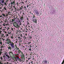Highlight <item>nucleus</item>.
<instances>
[{
    "instance_id": "7",
    "label": "nucleus",
    "mask_w": 64,
    "mask_h": 64,
    "mask_svg": "<svg viewBox=\"0 0 64 64\" xmlns=\"http://www.w3.org/2000/svg\"><path fill=\"white\" fill-rule=\"evenodd\" d=\"M0 59L1 61H2V62L4 61V60H3V58L2 57V56L0 57Z\"/></svg>"
},
{
    "instance_id": "46",
    "label": "nucleus",
    "mask_w": 64,
    "mask_h": 64,
    "mask_svg": "<svg viewBox=\"0 0 64 64\" xmlns=\"http://www.w3.org/2000/svg\"><path fill=\"white\" fill-rule=\"evenodd\" d=\"M22 4H24V2H22Z\"/></svg>"
},
{
    "instance_id": "50",
    "label": "nucleus",
    "mask_w": 64,
    "mask_h": 64,
    "mask_svg": "<svg viewBox=\"0 0 64 64\" xmlns=\"http://www.w3.org/2000/svg\"><path fill=\"white\" fill-rule=\"evenodd\" d=\"M2 29V28H0V29Z\"/></svg>"
},
{
    "instance_id": "60",
    "label": "nucleus",
    "mask_w": 64,
    "mask_h": 64,
    "mask_svg": "<svg viewBox=\"0 0 64 64\" xmlns=\"http://www.w3.org/2000/svg\"><path fill=\"white\" fill-rule=\"evenodd\" d=\"M23 14H24V13H23Z\"/></svg>"
},
{
    "instance_id": "62",
    "label": "nucleus",
    "mask_w": 64,
    "mask_h": 64,
    "mask_svg": "<svg viewBox=\"0 0 64 64\" xmlns=\"http://www.w3.org/2000/svg\"><path fill=\"white\" fill-rule=\"evenodd\" d=\"M18 53H19V54L20 53H19V52H18Z\"/></svg>"
},
{
    "instance_id": "38",
    "label": "nucleus",
    "mask_w": 64,
    "mask_h": 64,
    "mask_svg": "<svg viewBox=\"0 0 64 64\" xmlns=\"http://www.w3.org/2000/svg\"><path fill=\"white\" fill-rule=\"evenodd\" d=\"M14 27H16V26H15V25H14Z\"/></svg>"
},
{
    "instance_id": "64",
    "label": "nucleus",
    "mask_w": 64,
    "mask_h": 64,
    "mask_svg": "<svg viewBox=\"0 0 64 64\" xmlns=\"http://www.w3.org/2000/svg\"><path fill=\"white\" fill-rule=\"evenodd\" d=\"M29 64H30V63H29Z\"/></svg>"
},
{
    "instance_id": "22",
    "label": "nucleus",
    "mask_w": 64,
    "mask_h": 64,
    "mask_svg": "<svg viewBox=\"0 0 64 64\" xmlns=\"http://www.w3.org/2000/svg\"><path fill=\"white\" fill-rule=\"evenodd\" d=\"M10 54H13V53L11 52H10Z\"/></svg>"
},
{
    "instance_id": "17",
    "label": "nucleus",
    "mask_w": 64,
    "mask_h": 64,
    "mask_svg": "<svg viewBox=\"0 0 64 64\" xmlns=\"http://www.w3.org/2000/svg\"><path fill=\"white\" fill-rule=\"evenodd\" d=\"M8 49H12V48L11 47H8Z\"/></svg>"
},
{
    "instance_id": "61",
    "label": "nucleus",
    "mask_w": 64,
    "mask_h": 64,
    "mask_svg": "<svg viewBox=\"0 0 64 64\" xmlns=\"http://www.w3.org/2000/svg\"><path fill=\"white\" fill-rule=\"evenodd\" d=\"M27 61H28V60H27Z\"/></svg>"
},
{
    "instance_id": "28",
    "label": "nucleus",
    "mask_w": 64,
    "mask_h": 64,
    "mask_svg": "<svg viewBox=\"0 0 64 64\" xmlns=\"http://www.w3.org/2000/svg\"><path fill=\"white\" fill-rule=\"evenodd\" d=\"M16 55H19V54H16Z\"/></svg>"
},
{
    "instance_id": "30",
    "label": "nucleus",
    "mask_w": 64,
    "mask_h": 64,
    "mask_svg": "<svg viewBox=\"0 0 64 64\" xmlns=\"http://www.w3.org/2000/svg\"><path fill=\"white\" fill-rule=\"evenodd\" d=\"M2 42H0V44H2Z\"/></svg>"
},
{
    "instance_id": "54",
    "label": "nucleus",
    "mask_w": 64,
    "mask_h": 64,
    "mask_svg": "<svg viewBox=\"0 0 64 64\" xmlns=\"http://www.w3.org/2000/svg\"><path fill=\"white\" fill-rule=\"evenodd\" d=\"M16 19V18H14V20H15Z\"/></svg>"
},
{
    "instance_id": "53",
    "label": "nucleus",
    "mask_w": 64,
    "mask_h": 64,
    "mask_svg": "<svg viewBox=\"0 0 64 64\" xmlns=\"http://www.w3.org/2000/svg\"><path fill=\"white\" fill-rule=\"evenodd\" d=\"M0 4H1V2H0Z\"/></svg>"
},
{
    "instance_id": "52",
    "label": "nucleus",
    "mask_w": 64,
    "mask_h": 64,
    "mask_svg": "<svg viewBox=\"0 0 64 64\" xmlns=\"http://www.w3.org/2000/svg\"><path fill=\"white\" fill-rule=\"evenodd\" d=\"M2 17V16H0V17Z\"/></svg>"
},
{
    "instance_id": "40",
    "label": "nucleus",
    "mask_w": 64,
    "mask_h": 64,
    "mask_svg": "<svg viewBox=\"0 0 64 64\" xmlns=\"http://www.w3.org/2000/svg\"><path fill=\"white\" fill-rule=\"evenodd\" d=\"M0 9H2V8H1V7L0 8Z\"/></svg>"
},
{
    "instance_id": "9",
    "label": "nucleus",
    "mask_w": 64,
    "mask_h": 64,
    "mask_svg": "<svg viewBox=\"0 0 64 64\" xmlns=\"http://www.w3.org/2000/svg\"><path fill=\"white\" fill-rule=\"evenodd\" d=\"M8 53L7 52H5L4 53V56H8Z\"/></svg>"
},
{
    "instance_id": "21",
    "label": "nucleus",
    "mask_w": 64,
    "mask_h": 64,
    "mask_svg": "<svg viewBox=\"0 0 64 64\" xmlns=\"http://www.w3.org/2000/svg\"><path fill=\"white\" fill-rule=\"evenodd\" d=\"M20 37L22 38V37H23V36H22V34H20Z\"/></svg>"
},
{
    "instance_id": "18",
    "label": "nucleus",
    "mask_w": 64,
    "mask_h": 64,
    "mask_svg": "<svg viewBox=\"0 0 64 64\" xmlns=\"http://www.w3.org/2000/svg\"><path fill=\"white\" fill-rule=\"evenodd\" d=\"M44 63H47V61L46 60H45L44 61Z\"/></svg>"
},
{
    "instance_id": "47",
    "label": "nucleus",
    "mask_w": 64,
    "mask_h": 64,
    "mask_svg": "<svg viewBox=\"0 0 64 64\" xmlns=\"http://www.w3.org/2000/svg\"><path fill=\"white\" fill-rule=\"evenodd\" d=\"M9 28H8V29H7V30H8V29H9Z\"/></svg>"
},
{
    "instance_id": "37",
    "label": "nucleus",
    "mask_w": 64,
    "mask_h": 64,
    "mask_svg": "<svg viewBox=\"0 0 64 64\" xmlns=\"http://www.w3.org/2000/svg\"><path fill=\"white\" fill-rule=\"evenodd\" d=\"M11 38L12 39V38H13V37H12V36H11Z\"/></svg>"
},
{
    "instance_id": "49",
    "label": "nucleus",
    "mask_w": 64,
    "mask_h": 64,
    "mask_svg": "<svg viewBox=\"0 0 64 64\" xmlns=\"http://www.w3.org/2000/svg\"><path fill=\"white\" fill-rule=\"evenodd\" d=\"M30 38L31 39V37H30Z\"/></svg>"
},
{
    "instance_id": "57",
    "label": "nucleus",
    "mask_w": 64,
    "mask_h": 64,
    "mask_svg": "<svg viewBox=\"0 0 64 64\" xmlns=\"http://www.w3.org/2000/svg\"><path fill=\"white\" fill-rule=\"evenodd\" d=\"M24 8H26V6L24 7Z\"/></svg>"
},
{
    "instance_id": "41",
    "label": "nucleus",
    "mask_w": 64,
    "mask_h": 64,
    "mask_svg": "<svg viewBox=\"0 0 64 64\" xmlns=\"http://www.w3.org/2000/svg\"><path fill=\"white\" fill-rule=\"evenodd\" d=\"M6 64H8V62H7L6 63Z\"/></svg>"
},
{
    "instance_id": "24",
    "label": "nucleus",
    "mask_w": 64,
    "mask_h": 64,
    "mask_svg": "<svg viewBox=\"0 0 64 64\" xmlns=\"http://www.w3.org/2000/svg\"><path fill=\"white\" fill-rule=\"evenodd\" d=\"M3 9H4V10H6V8H3Z\"/></svg>"
},
{
    "instance_id": "51",
    "label": "nucleus",
    "mask_w": 64,
    "mask_h": 64,
    "mask_svg": "<svg viewBox=\"0 0 64 64\" xmlns=\"http://www.w3.org/2000/svg\"><path fill=\"white\" fill-rule=\"evenodd\" d=\"M14 8L15 9V10H16V8Z\"/></svg>"
},
{
    "instance_id": "58",
    "label": "nucleus",
    "mask_w": 64,
    "mask_h": 64,
    "mask_svg": "<svg viewBox=\"0 0 64 64\" xmlns=\"http://www.w3.org/2000/svg\"><path fill=\"white\" fill-rule=\"evenodd\" d=\"M28 26L29 27H30V26Z\"/></svg>"
},
{
    "instance_id": "27",
    "label": "nucleus",
    "mask_w": 64,
    "mask_h": 64,
    "mask_svg": "<svg viewBox=\"0 0 64 64\" xmlns=\"http://www.w3.org/2000/svg\"><path fill=\"white\" fill-rule=\"evenodd\" d=\"M26 19H27V20H29V18H27Z\"/></svg>"
},
{
    "instance_id": "33",
    "label": "nucleus",
    "mask_w": 64,
    "mask_h": 64,
    "mask_svg": "<svg viewBox=\"0 0 64 64\" xmlns=\"http://www.w3.org/2000/svg\"><path fill=\"white\" fill-rule=\"evenodd\" d=\"M27 23H28V25H29V23H28V22H27Z\"/></svg>"
},
{
    "instance_id": "13",
    "label": "nucleus",
    "mask_w": 64,
    "mask_h": 64,
    "mask_svg": "<svg viewBox=\"0 0 64 64\" xmlns=\"http://www.w3.org/2000/svg\"><path fill=\"white\" fill-rule=\"evenodd\" d=\"M36 14H39V13L37 11H36Z\"/></svg>"
},
{
    "instance_id": "6",
    "label": "nucleus",
    "mask_w": 64,
    "mask_h": 64,
    "mask_svg": "<svg viewBox=\"0 0 64 64\" xmlns=\"http://www.w3.org/2000/svg\"><path fill=\"white\" fill-rule=\"evenodd\" d=\"M17 59L18 60V61L20 62H22V60H21V59L19 58V57H18L17 58Z\"/></svg>"
},
{
    "instance_id": "55",
    "label": "nucleus",
    "mask_w": 64,
    "mask_h": 64,
    "mask_svg": "<svg viewBox=\"0 0 64 64\" xmlns=\"http://www.w3.org/2000/svg\"><path fill=\"white\" fill-rule=\"evenodd\" d=\"M5 33H6V32H5Z\"/></svg>"
},
{
    "instance_id": "31",
    "label": "nucleus",
    "mask_w": 64,
    "mask_h": 64,
    "mask_svg": "<svg viewBox=\"0 0 64 64\" xmlns=\"http://www.w3.org/2000/svg\"><path fill=\"white\" fill-rule=\"evenodd\" d=\"M3 26H5V24H3Z\"/></svg>"
},
{
    "instance_id": "23",
    "label": "nucleus",
    "mask_w": 64,
    "mask_h": 64,
    "mask_svg": "<svg viewBox=\"0 0 64 64\" xmlns=\"http://www.w3.org/2000/svg\"><path fill=\"white\" fill-rule=\"evenodd\" d=\"M28 50L29 51H31V48H28Z\"/></svg>"
},
{
    "instance_id": "12",
    "label": "nucleus",
    "mask_w": 64,
    "mask_h": 64,
    "mask_svg": "<svg viewBox=\"0 0 64 64\" xmlns=\"http://www.w3.org/2000/svg\"><path fill=\"white\" fill-rule=\"evenodd\" d=\"M0 39L2 40H3V41H5V39L2 38V37L1 38H0Z\"/></svg>"
},
{
    "instance_id": "25",
    "label": "nucleus",
    "mask_w": 64,
    "mask_h": 64,
    "mask_svg": "<svg viewBox=\"0 0 64 64\" xmlns=\"http://www.w3.org/2000/svg\"><path fill=\"white\" fill-rule=\"evenodd\" d=\"M6 36H9V34H6Z\"/></svg>"
},
{
    "instance_id": "8",
    "label": "nucleus",
    "mask_w": 64,
    "mask_h": 64,
    "mask_svg": "<svg viewBox=\"0 0 64 64\" xmlns=\"http://www.w3.org/2000/svg\"><path fill=\"white\" fill-rule=\"evenodd\" d=\"M10 4H11V5H14V4H15V2H11Z\"/></svg>"
},
{
    "instance_id": "2",
    "label": "nucleus",
    "mask_w": 64,
    "mask_h": 64,
    "mask_svg": "<svg viewBox=\"0 0 64 64\" xmlns=\"http://www.w3.org/2000/svg\"><path fill=\"white\" fill-rule=\"evenodd\" d=\"M6 41L7 42L8 44H9V43H11V41L10 40L8 39V38H7L6 40Z\"/></svg>"
},
{
    "instance_id": "29",
    "label": "nucleus",
    "mask_w": 64,
    "mask_h": 64,
    "mask_svg": "<svg viewBox=\"0 0 64 64\" xmlns=\"http://www.w3.org/2000/svg\"><path fill=\"white\" fill-rule=\"evenodd\" d=\"M6 2H8V0H6Z\"/></svg>"
},
{
    "instance_id": "15",
    "label": "nucleus",
    "mask_w": 64,
    "mask_h": 64,
    "mask_svg": "<svg viewBox=\"0 0 64 64\" xmlns=\"http://www.w3.org/2000/svg\"><path fill=\"white\" fill-rule=\"evenodd\" d=\"M19 27V25L17 24L16 26V28H18Z\"/></svg>"
},
{
    "instance_id": "5",
    "label": "nucleus",
    "mask_w": 64,
    "mask_h": 64,
    "mask_svg": "<svg viewBox=\"0 0 64 64\" xmlns=\"http://www.w3.org/2000/svg\"><path fill=\"white\" fill-rule=\"evenodd\" d=\"M32 21H33L36 24H37V20L36 19V18H34V19H32Z\"/></svg>"
},
{
    "instance_id": "26",
    "label": "nucleus",
    "mask_w": 64,
    "mask_h": 64,
    "mask_svg": "<svg viewBox=\"0 0 64 64\" xmlns=\"http://www.w3.org/2000/svg\"><path fill=\"white\" fill-rule=\"evenodd\" d=\"M2 57H3V58H5V56H2Z\"/></svg>"
},
{
    "instance_id": "44",
    "label": "nucleus",
    "mask_w": 64,
    "mask_h": 64,
    "mask_svg": "<svg viewBox=\"0 0 64 64\" xmlns=\"http://www.w3.org/2000/svg\"><path fill=\"white\" fill-rule=\"evenodd\" d=\"M2 61H1V60H0V63H1V62Z\"/></svg>"
},
{
    "instance_id": "39",
    "label": "nucleus",
    "mask_w": 64,
    "mask_h": 64,
    "mask_svg": "<svg viewBox=\"0 0 64 64\" xmlns=\"http://www.w3.org/2000/svg\"><path fill=\"white\" fill-rule=\"evenodd\" d=\"M20 9H21V10H22V8H21V7L20 8Z\"/></svg>"
},
{
    "instance_id": "36",
    "label": "nucleus",
    "mask_w": 64,
    "mask_h": 64,
    "mask_svg": "<svg viewBox=\"0 0 64 64\" xmlns=\"http://www.w3.org/2000/svg\"><path fill=\"white\" fill-rule=\"evenodd\" d=\"M31 63H32V64H33V62H31Z\"/></svg>"
},
{
    "instance_id": "14",
    "label": "nucleus",
    "mask_w": 64,
    "mask_h": 64,
    "mask_svg": "<svg viewBox=\"0 0 64 64\" xmlns=\"http://www.w3.org/2000/svg\"><path fill=\"white\" fill-rule=\"evenodd\" d=\"M35 18V16H34V15L32 17V19H34V18Z\"/></svg>"
},
{
    "instance_id": "63",
    "label": "nucleus",
    "mask_w": 64,
    "mask_h": 64,
    "mask_svg": "<svg viewBox=\"0 0 64 64\" xmlns=\"http://www.w3.org/2000/svg\"><path fill=\"white\" fill-rule=\"evenodd\" d=\"M31 17H32V16H31Z\"/></svg>"
},
{
    "instance_id": "35",
    "label": "nucleus",
    "mask_w": 64,
    "mask_h": 64,
    "mask_svg": "<svg viewBox=\"0 0 64 64\" xmlns=\"http://www.w3.org/2000/svg\"><path fill=\"white\" fill-rule=\"evenodd\" d=\"M8 34H9L10 35V34H11L10 33H9V32H8Z\"/></svg>"
},
{
    "instance_id": "59",
    "label": "nucleus",
    "mask_w": 64,
    "mask_h": 64,
    "mask_svg": "<svg viewBox=\"0 0 64 64\" xmlns=\"http://www.w3.org/2000/svg\"><path fill=\"white\" fill-rule=\"evenodd\" d=\"M2 5H3V4H2Z\"/></svg>"
},
{
    "instance_id": "42",
    "label": "nucleus",
    "mask_w": 64,
    "mask_h": 64,
    "mask_svg": "<svg viewBox=\"0 0 64 64\" xmlns=\"http://www.w3.org/2000/svg\"><path fill=\"white\" fill-rule=\"evenodd\" d=\"M1 55V52H0V55Z\"/></svg>"
},
{
    "instance_id": "20",
    "label": "nucleus",
    "mask_w": 64,
    "mask_h": 64,
    "mask_svg": "<svg viewBox=\"0 0 64 64\" xmlns=\"http://www.w3.org/2000/svg\"><path fill=\"white\" fill-rule=\"evenodd\" d=\"M2 15H3V16L4 17H5V15L4 14H2Z\"/></svg>"
},
{
    "instance_id": "11",
    "label": "nucleus",
    "mask_w": 64,
    "mask_h": 64,
    "mask_svg": "<svg viewBox=\"0 0 64 64\" xmlns=\"http://www.w3.org/2000/svg\"><path fill=\"white\" fill-rule=\"evenodd\" d=\"M22 58V60L24 62L25 61V57L23 58Z\"/></svg>"
},
{
    "instance_id": "3",
    "label": "nucleus",
    "mask_w": 64,
    "mask_h": 64,
    "mask_svg": "<svg viewBox=\"0 0 64 64\" xmlns=\"http://www.w3.org/2000/svg\"><path fill=\"white\" fill-rule=\"evenodd\" d=\"M10 45L12 49H14V43H12Z\"/></svg>"
},
{
    "instance_id": "48",
    "label": "nucleus",
    "mask_w": 64,
    "mask_h": 64,
    "mask_svg": "<svg viewBox=\"0 0 64 64\" xmlns=\"http://www.w3.org/2000/svg\"><path fill=\"white\" fill-rule=\"evenodd\" d=\"M2 10V11H4V9H3Z\"/></svg>"
},
{
    "instance_id": "34",
    "label": "nucleus",
    "mask_w": 64,
    "mask_h": 64,
    "mask_svg": "<svg viewBox=\"0 0 64 64\" xmlns=\"http://www.w3.org/2000/svg\"><path fill=\"white\" fill-rule=\"evenodd\" d=\"M18 39H20V37H18Z\"/></svg>"
},
{
    "instance_id": "1",
    "label": "nucleus",
    "mask_w": 64,
    "mask_h": 64,
    "mask_svg": "<svg viewBox=\"0 0 64 64\" xmlns=\"http://www.w3.org/2000/svg\"><path fill=\"white\" fill-rule=\"evenodd\" d=\"M18 52H20V53H21L22 54V55L21 56V57L22 58H24L25 57V56H24V54H23V52L20 50L19 49H18Z\"/></svg>"
},
{
    "instance_id": "56",
    "label": "nucleus",
    "mask_w": 64,
    "mask_h": 64,
    "mask_svg": "<svg viewBox=\"0 0 64 64\" xmlns=\"http://www.w3.org/2000/svg\"><path fill=\"white\" fill-rule=\"evenodd\" d=\"M4 28H6V27H4Z\"/></svg>"
},
{
    "instance_id": "10",
    "label": "nucleus",
    "mask_w": 64,
    "mask_h": 64,
    "mask_svg": "<svg viewBox=\"0 0 64 64\" xmlns=\"http://www.w3.org/2000/svg\"><path fill=\"white\" fill-rule=\"evenodd\" d=\"M1 36L2 37H4V38H5V36H4V34H1Z\"/></svg>"
},
{
    "instance_id": "32",
    "label": "nucleus",
    "mask_w": 64,
    "mask_h": 64,
    "mask_svg": "<svg viewBox=\"0 0 64 64\" xmlns=\"http://www.w3.org/2000/svg\"><path fill=\"white\" fill-rule=\"evenodd\" d=\"M0 11L1 12H2V10H0Z\"/></svg>"
},
{
    "instance_id": "45",
    "label": "nucleus",
    "mask_w": 64,
    "mask_h": 64,
    "mask_svg": "<svg viewBox=\"0 0 64 64\" xmlns=\"http://www.w3.org/2000/svg\"><path fill=\"white\" fill-rule=\"evenodd\" d=\"M0 64H2V63L1 62H0Z\"/></svg>"
},
{
    "instance_id": "16",
    "label": "nucleus",
    "mask_w": 64,
    "mask_h": 64,
    "mask_svg": "<svg viewBox=\"0 0 64 64\" xmlns=\"http://www.w3.org/2000/svg\"><path fill=\"white\" fill-rule=\"evenodd\" d=\"M6 56V59H9V57L8 56V55L7 56Z\"/></svg>"
},
{
    "instance_id": "4",
    "label": "nucleus",
    "mask_w": 64,
    "mask_h": 64,
    "mask_svg": "<svg viewBox=\"0 0 64 64\" xmlns=\"http://www.w3.org/2000/svg\"><path fill=\"white\" fill-rule=\"evenodd\" d=\"M0 2L2 3V4H5L6 3H5V0H0Z\"/></svg>"
},
{
    "instance_id": "43",
    "label": "nucleus",
    "mask_w": 64,
    "mask_h": 64,
    "mask_svg": "<svg viewBox=\"0 0 64 64\" xmlns=\"http://www.w3.org/2000/svg\"><path fill=\"white\" fill-rule=\"evenodd\" d=\"M27 7H28H28H29V6L28 5V6H27Z\"/></svg>"
},
{
    "instance_id": "19",
    "label": "nucleus",
    "mask_w": 64,
    "mask_h": 64,
    "mask_svg": "<svg viewBox=\"0 0 64 64\" xmlns=\"http://www.w3.org/2000/svg\"><path fill=\"white\" fill-rule=\"evenodd\" d=\"M14 21H15V20H14V19L12 20V22H14Z\"/></svg>"
}]
</instances>
